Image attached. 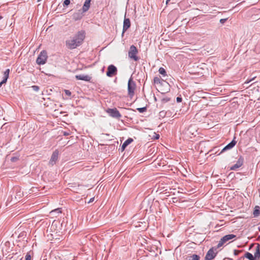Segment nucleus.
<instances>
[{
  "label": "nucleus",
  "instance_id": "obj_30",
  "mask_svg": "<svg viewBox=\"0 0 260 260\" xmlns=\"http://www.w3.org/2000/svg\"><path fill=\"white\" fill-rule=\"evenodd\" d=\"M18 160V157L17 156H13L11 158V161L12 162H15Z\"/></svg>",
  "mask_w": 260,
  "mask_h": 260
},
{
  "label": "nucleus",
  "instance_id": "obj_39",
  "mask_svg": "<svg viewBox=\"0 0 260 260\" xmlns=\"http://www.w3.org/2000/svg\"><path fill=\"white\" fill-rule=\"evenodd\" d=\"M163 100L165 101L166 102H168V101H169L170 100L169 99H163Z\"/></svg>",
  "mask_w": 260,
  "mask_h": 260
},
{
  "label": "nucleus",
  "instance_id": "obj_2",
  "mask_svg": "<svg viewBox=\"0 0 260 260\" xmlns=\"http://www.w3.org/2000/svg\"><path fill=\"white\" fill-rule=\"evenodd\" d=\"M136 88V84L133 81V78L131 77L128 80L127 85L128 94L129 97L132 98L134 96Z\"/></svg>",
  "mask_w": 260,
  "mask_h": 260
},
{
  "label": "nucleus",
  "instance_id": "obj_28",
  "mask_svg": "<svg viewBox=\"0 0 260 260\" xmlns=\"http://www.w3.org/2000/svg\"><path fill=\"white\" fill-rule=\"evenodd\" d=\"M255 78V77H254L250 79H247L244 83V85L249 83V82H251L252 81L254 80Z\"/></svg>",
  "mask_w": 260,
  "mask_h": 260
},
{
  "label": "nucleus",
  "instance_id": "obj_13",
  "mask_svg": "<svg viewBox=\"0 0 260 260\" xmlns=\"http://www.w3.org/2000/svg\"><path fill=\"white\" fill-rule=\"evenodd\" d=\"M75 78L77 80L90 81L91 79V77L88 75H77L75 76Z\"/></svg>",
  "mask_w": 260,
  "mask_h": 260
},
{
  "label": "nucleus",
  "instance_id": "obj_21",
  "mask_svg": "<svg viewBox=\"0 0 260 260\" xmlns=\"http://www.w3.org/2000/svg\"><path fill=\"white\" fill-rule=\"evenodd\" d=\"M159 74L162 75L163 76H166L167 75V72L165 69L162 67L160 68L158 70Z\"/></svg>",
  "mask_w": 260,
  "mask_h": 260
},
{
  "label": "nucleus",
  "instance_id": "obj_12",
  "mask_svg": "<svg viewBox=\"0 0 260 260\" xmlns=\"http://www.w3.org/2000/svg\"><path fill=\"white\" fill-rule=\"evenodd\" d=\"M236 137H234L233 140L227 145H226L221 150V153L225 151V150L231 149L234 147L237 143V141L235 140Z\"/></svg>",
  "mask_w": 260,
  "mask_h": 260
},
{
  "label": "nucleus",
  "instance_id": "obj_19",
  "mask_svg": "<svg viewBox=\"0 0 260 260\" xmlns=\"http://www.w3.org/2000/svg\"><path fill=\"white\" fill-rule=\"evenodd\" d=\"M200 256L197 254H192L188 257V260H200Z\"/></svg>",
  "mask_w": 260,
  "mask_h": 260
},
{
  "label": "nucleus",
  "instance_id": "obj_14",
  "mask_svg": "<svg viewBox=\"0 0 260 260\" xmlns=\"http://www.w3.org/2000/svg\"><path fill=\"white\" fill-rule=\"evenodd\" d=\"M133 139L131 138H129L128 139H127L123 143V144L121 146V151H124V150L125 149V148L129 145L132 142H133Z\"/></svg>",
  "mask_w": 260,
  "mask_h": 260
},
{
  "label": "nucleus",
  "instance_id": "obj_4",
  "mask_svg": "<svg viewBox=\"0 0 260 260\" xmlns=\"http://www.w3.org/2000/svg\"><path fill=\"white\" fill-rule=\"evenodd\" d=\"M47 53L45 50L42 51L39 55L36 60V62L38 64H44L46 63L47 59Z\"/></svg>",
  "mask_w": 260,
  "mask_h": 260
},
{
  "label": "nucleus",
  "instance_id": "obj_40",
  "mask_svg": "<svg viewBox=\"0 0 260 260\" xmlns=\"http://www.w3.org/2000/svg\"><path fill=\"white\" fill-rule=\"evenodd\" d=\"M169 0L167 1V4H168V3H169Z\"/></svg>",
  "mask_w": 260,
  "mask_h": 260
},
{
  "label": "nucleus",
  "instance_id": "obj_16",
  "mask_svg": "<svg viewBox=\"0 0 260 260\" xmlns=\"http://www.w3.org/2000/svg\"><path fill=\"white\" fill-rule=\"evenodd\" d=\"M255 260H258L260 257V245L259 244L256 247L255 252L253 255Z\"/></svg>",
  "mask_w": 260,
  "mask_h": 260
},
{
  "label": "nucleus",
  "instance_id": "obj_18",
  "mask_svg": "<svg viewBox=\"0 0 260 260\" xmlns=\"http://www.w3.org/2000/svg\"><path fill=\"white\" fill-rule=\"evenodd\" d=\"M244 257L248 259L249 260H255L254 256L250 252H247L244 255Z\"/></svg>",
  "mask_w": 260,
  "mask_h": 260
},
{
  "label": "nucleus",
  "instance_id": "obj_10",
  "mask_svg": "<svg viewBox=\"0 0 260 260\" xmlns=\"http://www.w3.org/2000/svg\"><path fill=\"white\" fill-rule=\"evenodd\" d=\"M244 159L242 156H240L238 160L237 161L236 163L231 167L230 170H234L236 171L238 169H239L240 167H241L243 164Z\"/></svg>",
  "mask_w": 260,
  "mask_h": 260
},
{
  "label": "nucleus",
  "instance_id": "obj_26",
  "mask_svg": "<svg viewBox=\"0 0 260 260\" xmlns=\"http://www.w3.org/2000/svg\"><path fill=\"white\" fill-rule=\"evenodd\" d=\"M166 114V112L164 111H161L159 112V115L160 117H165Z\"/></svg>",
  "mask_w": 260,
  "mask_h": 260
},
{
  "label": "nucleus",
  "instance_id": "obj_35",
  "mask_svg": "<svg viewBox=\"0 0 260 260\" xmlns=\"http://www.w3.org/2000/svg\"><path fill=\"white\" fill-rule=\"evenodd\" d=\"M182 98L180 97V96H178L177 98H176V101L178 103H180L182 101Z\"/></svg>",
  "mask_w": 260,
  "mask_h": 260
},
{
  "label": "nucleus",
  "instance_id": "obj_8",
  "mask_svg": "<svg viewBox=\"0 0 260 260\" xmlns=\"http://www.w3.org/2000/svg\"><path fill=\"white\" fill-rule=\"evenodd\" d=\"M117 72V69L116 67L113 65L111 64L108 66L107 69V72L106 73V75L107 76L111 77L114 75H116Z\"/></svg>",
  "mask_w": 260,
  "mask_h": 260
},
{
  "label": "nucleus",
  "instance_id": "obj_37",
  "mask_svg": "<svg viewBox=\"0 0 260 260\" xmlns=\"http://www.w3.org/2000/svg\"><path fill=\"white\" fill-rule=\"evenodd\" d=\"M94 198H91L89 200V201L88 202V203H91L92 202H93L94 201Z\"/></svg>",
  "mask_w": 260,
  "mask_h": 260
},
{
  "label": "nucleus",
  "instance_id": "obj_17",
  "mask_svg": "<svg viewBox=\"0 0 260 260\" xmlns=\"http://www.w3.org/2000/svg\"><path fill=\"white\" fill-rule=\"evenodd\" d=\"M260 214V207L258 206H255L253 212L254 217H258Z\"/></svg>",
  "mask_w": 260,
  "mask_h": 260
},
{
  "label": "nucleus",
  "instance_id": "obj_11",
  "mask_svg": "<svg viewBox=\"0 0 260 260\" xmlns=\"http://www.w3.org/2000/svg\"><path fill=\"white\" fill-rule=\"evenodd\" d=\"M131 26V21L129 18H126L125 17L124 19L123 25V29H122V35L123 36L125 31H126Z\"/></svg>",
  "mask_w": 260,
  "mask_h": 260
},
{
  "label": "nucleus",
  "instance_id": "obj_41",
  "mask_svg": "<svg viewBox=\"0 0 260 260\" xmlns=\"http://www.w3.org/2000/svg\"><path fill=\"white\" fill-rule=\"evenodd\" d=\"M2 18V17L0 16V19H1Z\"/></svg>",
  "mask_w": 260,
  "mask_h": 260
},
{
  "label": "nucleus",
  "instance_id": "obj_6",
  "mask_svg": "<svg viewBox=\"0 0 260 260\" xmlns=\"http://www.w3.org/2000/svg\"><path fill=\"white\" fill-rule=\"evenodd\" d=\"M106 112L111 117L118 119H119L122 116L119 111L116 108H108L106 110Z\"/></svg>",
  "mask_w": 260,
  "mask_h": 260
},
{
  "label": "nucleus",
  "instance_id": "obj_34",
  "mask_svg": "<svg viewBox=\"0 0 260 260\" xmlns=\"http://www.w3.org/2000/svg\"><path fill=\"white\" fill-rule=\"evenodd\" d=\"M227 19H228V18L221 19L220 20V22L221 23H222V24H223V23H224L226 22V21L227 20Z\"/></svg>",
  "mask_w": 260,
  "mask_h": 260
},
{
  "label": "nucleus",
  "instance_id": "obj_22",
  "mask_svg": "<svg viewBox=\"0 0 260 260\" xmlns=\"http://www.w3.org/2000/svg\"><path fill=\"white\" fill-rule=\"evenodd\" d=\"M61 213V209L59 208L55 209L51 211L50 212V213H51V214H53V213L59 214Z\"/></svg>",
  "mask_w": 260,
  "mask_h": 260
},
{
  "label": "nucleus",
  "instance_id": "obj_23",
  "mask_svg": "<svg viewBox=\"0 0 260 260\" xmlns=\"http://www.w3.org/2000/svg\"><path fill=\"white\" fill-rule=\"evenodd\" d=\"M137 110H138L140 113H144L146 111L147 108L146 107L138 108L137 109Z\"/></svg>",
  "mask_w": 260,
  "mask_h": 260
},
{
  "label": "nucleus",
  "instance_id": "obj_33",
  "mask_svg": "<svg viewBox=\"0 0 260 260\" xmlns=\"http://www.w3.org/2000/svg\"><path fill=\"white\" fill-rule=\"evenodd\" d=\"M64 92L67 95L70 96L71 95V92L69 90H64Z\"/></svg>",
  "mask_w": 260,
  "mask_h": 260
},
{
  "label": "nucleus",
  "instance_id": "obj_1",
  "mask_svg": "<svg viewBox=\"0 0 260 260\" xmlns=\"http://www.w3.org/2000/svg\"><path fill=\"white\" fill-rule=\"evenodd\" d=\"M85 37V31H79L73 38L66 41V47L71 50L76 48L83 43Z\"/></svg>",
  "mask_w": 260,
  "mask_h": 260
},
{
  "label": "nucleus",
  "instance_id": "obj_24",
  "mask_svg": "<svg viewBox=\"0 0 260 260\" xmlns=\"http://www.w3.org/2000/svg\"><path fill=\"white\" fill-rule=\"evenodd\" d=\"M9 73H10V70L9 69H7L5 72H4V77H5L6 78H9Z\"/></svg>",
  "mask_w": 260,
  "mask_h": 260
},
{
  "label": "nucleus",
  "instance_id": "obj_3",
  "mask_svg": "<svg viewBox=\"0 0 260 260\" xmlns=\"http://www.w3.org/2000/svg\"><path fill=\"white\" fill-rule=\"evenodd\" d=\"M138 53V51L136 47L134 45L131 46L128 53V57L135 61H138L139 59L137 56Z\"/></svg>",
  "mask_w": 260,
  "mask_h": 260
},
{
  "label": "nucleus",
  "instance_id": "obj_25",
  "mask_svg": "<svg viewBox=\"0 0 260 260\" xmlns=\"http://www.w3.org/2000/svg\"><path fill=\"white\" fill-rule=\"evenodd\" d=\"M70 3V0H64L63 2V6L67 7Z\"/></svg>",
  "mask_w": 260,
  "mask_h": 260
},
{
  "label": "nucleus",
  "instance_id": "obj_5",
  "mask_svg": "<svg viewBox=\"0 0 260 260\" xmlns=\"http://www.w3.org/2000/svg\"><path fill=\"white\" fill-rule=\"evenodd\" d=\"M236 237V236L234 234H229L226 235L224 236H223L220 240L219 241V243L217 245V248H219L221 246H222L224 243L227 242L228 241L233 240V239L235 238Z\"/></svg>",
  "mask_w": 260,
  "mask_h": 260
},
{
  "label": "nucleus",
  "instance_id": "obj_36",
  "mask_svg": "<svg viewBox=\"0 0 260 260\" xmlns=\"http://www.w3.org/2000/svg\"><path fill=\"white\" fill-rule=\"evenodd\" d=\"M21 194H22V193H21V191H18V192H17V196H20V197L21 196Z\"/></svg>",
  "mask_w": 260,
  "mask_h": 260
},
{
  "label": "nucleus",
  "instance_id": "obj_29",
  "mask_svg": "<svg viewBox=\"0 0 260 260\" xmlns=\"http://www.w3.org/2000/svg\"><path fill=\"white\" fill-rule=\"evenodd\" d=\"M8 80V78H6L5 77H3V80L0 83V86L2 85V84L6 83L7 81Z\"/></svg>",
  "mask_w": 260,
  "mask_h": 260
},
{
  "label": "nucleus",
  "instance_id": "obj_27",
  "mask_svg": "<svg viewBox=\"0 0 260 260\" xmlns=\"http://www.w3.org/2000/svg\"><path fill=\"white\" fill-rule=\"evenodd\" d=\"M31 88L35 91H39V90L40 89L39 87L38 86H37V85H33V86H31Z\"/></svg>",
  "mask_w": 260,
  "mask_h": 260
},
{
  "label": "nucleus",
  "instance_id": "obj_32",
  "mask_svg": "<svg viewBox=\"0 0 260 260\" xmlns=\"http://www.w3.org/2000/svg\"><path fill=\"white\" fill-rule=\"evenodd\" d=\"M242 251L239 250H234V254L235 255H238Z\"/></svg>",
  "mask_w": 260,
  "mask_h": 260
},
{
  "label": "nucleus",
  "instance_id": "obj_31",
  "mask_svg": "<svg viewBox=\"0 0 260 260\" xmlns=\"http://www.w3.org/2000/svg\"><path fill=\"white\" fill-rule=\"evenodd\" d=\"M25 260H31V255L29 253H27L25 256Z\"/></svg>",
  "mask_w": 260,
  "mask_h": 260
},
{
  "label": "nucleus",
  "instance_id": "obj_20",
  "mask_svg": "<svg viewBox=\"0 0 260 260\" xmlns=\"http://www.w3.org/2000/svg\"><path fill=\"white\" fill-rule=\"evenodd\" d=\"M154 83L157 84H161L163 81V80H161L159 77H155L153 79Z\"/></svg>",
  "mask_w": 260,
  "mask_h": 260
},
{
  "label": "nucleus",
  "instance_id": "obj_38",
  "mask_svg": "<svg viewBox=\"0 0 260 260\" xmlns=\"http://www.w3.org/2000/svg\"><path fill=\"white\" fill-rule=\"evenodd\" d=\"M159 135H156V136H155V138L156 139H158L159 138Z\"/></svg>",
  "mask_w": 260,
  "mask_h": 260
},
{
  "label": "nucleus",
  "instance_id": "obj_9",
  "mask_svg": "<svg viewBox=\"0 0 260 260\" xmlns=\"http://www.w3.org/2000/svg\"><path fill=\"white\" fill-rule=\"evenodd\" d=\"M58 155L59 152L57 150H55L54 151H53L49 162L50 165L52 166L56 164L58 158Z\"/></svg>",
  "mask_w": 260,
  "mask_h": 260
},
{
  "label": "nucleus",
  "instance_id": "obj_15",
  "mask_svg": "<svg viewBox=\"0 0 260 260\" xmlns=\"http://www.w3.org/2000/svg\"><path fill=\"white\" fill-rule=\"evenodd\" d=\"M91 0H85L82 7L83 12H85L88 10L90 6Z\"/></svg>",
  "mask_w": 260,
  "mask_h": 260
},
{
  "label": "nucleus",
  "instance_id": "obj_7",
  "mask_svg": "<svg viewBox=\"0 0 260 260\" xmlns=\"http://www.w3.org/2000/svg\"><path fill=\"white\" fill-rule=\"evenodd\" d=\"M217 248L212 247L207 252L205 257V260H212L214 259L217 253Z\"/></svg>",
  "mask_w": 260,
  "mask_h": 260
}]
</instances>
